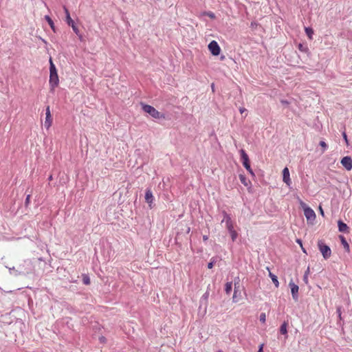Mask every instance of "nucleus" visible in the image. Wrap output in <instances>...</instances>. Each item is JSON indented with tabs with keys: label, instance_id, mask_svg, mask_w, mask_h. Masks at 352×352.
Here are the masks:
<instances>
[{
	"label": "nucleus",
	"instance_id": "nucleus-1",
	"mask_svg": "<svg viewBox=\"0 0 352 352\" xmlns=\"http://www.w3.org/2000/svg\"><path fill=\"white\" fill-rule=\"evenodd\" d=\"M50 85L52 89H54L58 85L59 79L57 74V71L52 58L50 59Z\"/></svg>",
	"mask_w": 352,
	"mask_h": 352
},
{
	"label": "nucleus",
	"instance_id": "nucleus-2",
	"mask_svg": "<svg viewBox=\"0 0 352 352\" xmlns=\"http://www.w3.org/2000/svg\"><path fill=\"white\" fill-rule=\"evenodd\" d=\"M142 109L153 118L156 119L164 118V116L149 104H142Z\"/></svg>",
	"mask_w": 352,
	"mask_h": 352
},
{
	"label": "nucleus",
	"instance_id": "nucleus-3",
	"mask_svg": "<svg viewBox=\"0 0 352 352\" xmlns=\"http://www.w3.org/2000/svg\"><path fill=\"white\" fill-rule=\"evenodd\" d=\"M318 247L324 259H328L331 256L330 248L326 245L323 240H318Z\"/></svg>",
	"mask_w": 352,
	"mask_h": 352
},
{
	"label": "nucleus",
	"instance_id": "nucleus-4",
	"mask_svg": "<svg viewBox=\"0 0 352 352\" xmlns=\"http://www.w3.org/2000/svg\"><path fill=\"white\" fill-rule=\"evenodd\" d=\"M240 153H241L243 165L252 175H254V172L250 167V160H249L248 154L245 153V151L243 149H241L240 151Z\"/></svg>",
	"mask_w": 352,
	"mask_h": 352
},
{
	"label": "nucleus",
	"instance_id": "nucleus-5",
	"mask_svg": "<svg viewBox=\"0 0 352 352\" xmlns=\"http://www.w3.org/2000/svg\"><path fill=\"white\" fill-rule=\"evenodd\" d=\"M208 50L213 56H218L221 52V48L216 41H212L208 44Z\"/></svg>",
	"mask_w": 352,
	"mask_h": 352
},
{
	"label": "nucleus",
	"instance_id": "nucleus-6",
	"mask_svg": "<svg viewBox=\"0 0 352 352\" xmlns=\"http://www.w3.org/2000/svg\"><path fill=\"white\" fill-rule=\"evenodd\" d=\"M304 214L307 221L313 224L316 217L315 212L311 208H305Z\"/></svg>",
	"mask_w": 352,
	"mask_h": 352
},
{
	"label": "nucleus",
	"instance_id": "nucleus-7",
	"mask_svg": "<svg viewBox=\"0 0 352 352\" xmlns=\"http://www.w3.org/2000/svg\"><path fill=\"white\" fill-rule=\"evenodd\" d=\"M226 222V226L228 229V232L234 230V223L231 219L230 215H228L226 212H224V218L222 222Z\"/></svg>",
	"mask_w": 352,
	"mask_h": 352
},
{
	"label": "nucleus",
	"instance_id": "nucleus-8",
	"mask_svg": "<svg viewBox=\"0 0 352 352\" xmlns=\"http://www.w3.org/2000/svg\"><path fill=\"white\" fill-rule=\"evenodd\" d=\"M46 117H45V127L47 129H49L50 128V126H52V116H51V113H50V107L47 106V108H46Z\"/></svg>",
	"mask_w": 352,
	"mask_h": 352
},
{
	"label": "nucleus",
	"instance_id": "nucleus-9",
	"mask_svg": "<svg viewBox=\"0 0 352 352\" xmlns=\"http://www.w3.org/2000/svg\"><path fill=\"white\" fill-rule=\"evenodd\" d=\"M342 165L347 170H351L352 169V159L351 157L346 156L341 160Z\"/></svg>",
	"mask_w": 352,
	"mask_h": 352
},
{
	"label": "nucleus",
	"instance_id": "nucleus-10",
	"mask_svg": "<svg viewBox=\"0 0 352 352\" xmlns=\"http://www.w3.org/2000/svg\"><path fill=\"white\" fill-rule=\"evenodd\" d=\"M283 180L288 186L292 184V181L289 177V171L287 167H285L283 170Z\"/></svg>",
	"mask_w": 352,
	"mask_h": 352
},
{
	"label": "nucleus",
	"instance_id": "nucleus-11",
	"mask_svg": "<svg viewBox=\"0 0 352 352\" xmlns=\"http://www.w3.org/2000/svg\"><path fill=\"white\" fill-rule=\"evenodd\" d=\"M153 199L154 197L152 191L150 189L146 190L145 193V200L148 204L150 208L152 207L151 205L153 202Z\"/></svg>",
	"mask_w": 352,
	"mask_h": 352
},
{
	"label": "nucleus",
	"instance_id": "nucleus-12",
	"mask_svg": "<svg viewBox=\"0 0 352 352\" xmlns=\"http://www.w3.org/2000/svg\"><path fill=\"white\" fill-rule=\"evenodd\" d=\"M289 286L291 287V292L292 297L294 300H298V286L295 285L293 283H289Z\"/></svg>",
	"mask_w": 352,
	"mask_h": 352
},
{
	"label": "nucleus",
	"instance_id": "nucleus-13",
	"mask_svg": "<svg viewBox=\"0 0 352 352\" xmlns=\"http://www.w3.org/2000/svg\"><path fill=\"white\" fill-rule=\"evenodd\" d=\"M338 229L340 232H349V227L346 223L342 222V221H338Z\"/></svg>",
	"mask_w": 352,
	"mask_h": 352
},
{
	"label": "nucleus",
	"instance_id": "nucleus-14",
	"mask_svg": "<svg viewBox=\"0 0 352 352\" xmlns=\"http://www.w3.org/2000/svg\"><path fill=\"white\" fill-rule=\"evenodd\" d=\"M239 179L245 186H251V182L244 175H239Z\"/></svg>",
	"mask_w": 352,
	"mask_h": 352
},
{
	"label": "nucleus",
	"instance_id": "nucleus-15",
	"mask_svg": "<svg viewBox=\"0 0 352 352\" xmlns=\"http://www.w3.org/2000/svg\"><path fill=\"white\" fill-rule=\"evenodd\" d=\"M63 8H64V10H65V12L66 14V21L68 25H71L72 23H74V21L72 20V19L70 16L69 12L68 10V9L65 6H64Z\"/></svg>",
	"mask_w": 352,
	"mask_h": 352
},
{
	"label": "nucleus",
	"instance_id": "nucleus-16",
	"mask_svg": "<svg viewBox=\"0 0 352 352\" xmlns=\"http://www.w3.org/2000/svg\"><path fill=\"white\" fill-rule=\"evenodd\" d=\"M287 322H284L280 327V333H282L283 335H287Z\"/></svg>",
	"mask_w": 352,
	"mask_h": 352
},
{
	"label": "nucleus",
	"instance_id": "nucleus-17",
	"mask_svg": "<svg viewBox=\"0 0 352 352\" xmlns=\"http://www.w3.org/2000/svg\"><path fill=\"white\" fill-rule=\"evenodd\" d=\"M340 239L344 249L346 250V252H349L350 251L349 245L346 241L345 238L344 236H340Z\"/></svg>",
	"mask_w": 352,
	"mask_h": 352
},
{
	"label": "nucleus",
	"instance_id": "nucleus-18",
	"mask_svg": "<svg viewBox=\"0 0 352 352\" xmlns=\"http://www.w3.org/2000/svg\"><path fill=\"white\" fill-rule=\"evenodd\" d=\"M269 276L270 277L272 278V282L274 283V284L275 285V286L276 287H278L279 285V283H278V278H277V276L274 274H273L272 273L270 272L269 274Z\"/></svg>",
	"mask_w": 352,
	"mask_h": 352
},
{
	"label": "nucleus",
	"instance_id": "nucleus-19",
	"mask_svg": "<svg viewBox=\"0 0 352 352\" xmlns=\"http://www.w3.org/2000/svg\"><path fill=\"white\" fill-rule=\"evenodd\" d=\"M305 31L306 32L307 36L309 39H312V36L314 34V30L311 28L307 27L305 28Z\"/></svg>",
	"mask_w": 352,
	"mask_h": 352
},
{
	"label": "nucleus",
	"instance_id": "nucleus-20",
	"mask_svg": "<svg viewBox=\"0 0 352 352\" xmlns=\"http://www.w3.org/2000/svg\"><path fill=\"white\" fill-rule=\"evenodd\" d=\"M232 282H228V283H226L225 291H226L227 294H230V293L232 291Z\"/></svg>",
	"mask_w": 352,
	"mask_h": 352
},
{
	"label": "nucleus",
	"instance_id": "nucleus-21",
	"mask_svg": "<svg viewBox=\"0 0 352 352\" xmlns=\"http://www.w3.org/2000/svg\"><path fill=\"white\" fill-rule=\"evenodd\" d=\"M45 19L47 21L51 28L54 31V24L52 19L47 15L45 16Z\"/></svg>",
	"mask_w": 352,
	"mask_h": 352
},
{
	"label": "nucleus",
	"instance_id": "nucleus-22",
	"mask_svg": "<svg viewBox=\"0 0 352 352\" xmlns=\"http://www.w3.org/2000/svg\"><path fill=\"white\" fill-rule=\"evenodd\" d=\"M229 233L230 234L232 241H234L236 239V238L238 237L237 232L234 230L230 231Z\"/></svg>",
	"mask_w": 352,
	"mask_h": 352
},
{
	"label": "nucleus",
	"instance_id": "nucleus-23",
	"mask_svg": "<svg viewBox=\"0 0 352 352\" xmlns=\"http://www.w3.org/2000/svg\"><path fill=\"white\" fill-rule=\"evenodd\" d=\"M298 49L302 52H307L308 51V48L306 46H304L302 43H299L298 45Z\"/></svg>",
	"mask_w": 352,
	"mask_h": 352
},
{
	"label": "nucleus",
	"instance_id": "nucleus-24",
	"mask_svg": "<svg viewBox=\"0 0 352 352\" xmlns=\"http://www.w3.org/2000/svg\"><path fill=\"white\" fill-rule=\"evenodd\" d=\"M309 272H310V268H309V267H308L305 274H304V276H303V280L305 282V283H308V275L309 274Z\"/></svg>",
	"mask_w": 352,
	"mask_h": 352
},
{
	"label": "nucleus",
	"instance_id": "nucleus-25",
	"mask_svg": "<svg viewBox=\"0 0 352 352\" xmlns=\"http://www.w3.org/2000/svg\"><path fill=\"white\" fill-rule=\"evenodd\" d=\"M203 15H206V16H209L210 19H214L215 18V15L213 12H204L203 13Z\"/></svg>",
	"mask_w": 352,
	"mask_h": 352
},
{
	"label": "nucleus",
	"instance_id": "nucleus-26",
	"mask_svg": "<svg viewBox=\"0 0 352 352\" xmlns=\"http://www.w3.org/2000/svg\"><path fill=\"white\" fill-rule=\"evenodd\" d=\"M82 281H83L84 284H85V285H89L90 284V279H89V278L87 276H85L83 277Z\"/></svg>",
	"mask_w": 352,
	"mask_h": 352
},
{
	"label": "nucleus",
	"instance_id": "nucleus-27",
	"mask_svg": "<svg viewBox=\"0 0 352 352\" xmlns=\"http://www.w3.org/2000/svg\"><path fill=\"white\" fill-rule=\"evenodd\" d=\"M265 320H266V315L265 313H262L261 315H260V321L263 323H265Z\"/></svg>",
	"mask_w": 352,
	"mask_h": 352
},
{
	"label": "nucleus",
	"instance_id": "nucleus-28",
	"mask_svg": "<svg viewBox=\"0 0 352 352\" xmlns=\"http://www.w3.org/2000/svg\"><path fill=\"white\" fill-rule=\"evenodd\" d=\"M320 146L323 148V151H324L327 147V144L324 141L320 142Z\"/></svg>",
	"mask_w": 352,
	"mask_h": 352
},
{
	"label": "nucleus",
	"instance_id": "nucleus-29",
	"mask_svg": "<svg viewBox=\"0 0 352 352\" xmlns=\"http://www.w3.org/2000/svg\"><path fill=\"white\" fill-rule=\"evenodd\" d=\"M74 30V32L76 33V34H78V28L75 25L74 23H72L71 25H70Z\"/></svg>",
	"mask_w": 352,
	"mask_h": 352
},
{
	"label": "nucleus",
	"instance_id": "nucleus-30",
	"mask_svg": "<svg viewBox=\"0 0 352 352\" xmlns=\"http://www.w3.org/2000/svg\"><path fill=\"white\" fill-rule=\"evenodd\" d=\"M214 263V259L212 258L210 263L208 264V268L212 269Z\"/></svg>",
	"mask_w": 352,
	"mask_h": 352
},
{
	"label": "nucleus",
	"instance_id": "nucleus-31",
	"mask_svg": "<svg viewBox=\"0 0 352 352\" xmlns=\"http://www.w3.org/2000/svg\"><path fill=\"white\" fill-rule=\"evenodd\" d=\"M99 341L102 344H105L107 342V339L104 336H102L99 337Z\"/></svg>",
	"mask_w": 352,
	"mask_h": 352
},
{
	"label": "nucleus",
	"instance_id": "nucleus-32",
	"mask_svg": "<svg viewBox=\"0 0 352 352\" xmlns=\"http://www.w3.org/2000/svg\"><path fill=\"white\" fill-rule=\"evenodd\" d=\"M342 136H343V138L346 142V144L348 146L349 145V140H348V138H347V135H346V133L345 132H343L342 133Z\"/></svg>",
	"mask_w": 352,
	"mask_h": 352
},
{
	"label": "nucleus",
	"instance_id": "nucleus-33",
	"mask_svg": "<svg viewBox=\"0 0 352 352\" xmlns=\"http://www.w3.org/2000/svg\"><path fill=\"white\" fill-rule=\"evenodd\" d=\"M337 313H338V315L339 318H340V319H342V316H342V312H341V309H340V307H338V308L337 309Z\"/></svg>",
	"mask_w": 352,
	"mask_h": 352
},
{
	"label": "nucleus",
	"instance_id": "nucleus-34",
	"mask_svg": "<svg viewBox=\"0 0 352 352\" xmlns=\"http://www.w3.org/2000/svg\"><path fill=\"white\" fill-rule=\"evenodd\" d=\"M300 205L302 206V208H303V210L305 211V208H309V206H307L304 202L301 201L300 202Z\"/></svg>",
	"mask_w": 352,
	"mask_h": 352
},
{
	"label": "nucleus",
	"instance_id": "nucleus-35",
	"mask_svg": "<svg viewBox=\"0 0 352 352\" xmlns=\"http://www.w3.org/2000/svg\"><path fill=\"white\" fill-rule=\"evenodd\" d=\"M319 210H320V214L324 217V211H323V209L321 206H319Z\"/></svg>",
	"mask_w": 352,
	"mask_h": 352
},
{
	"label": "nucleus",
	"instance_id": "nucleus-36",
	"mask_svg": "<svg viewBox=\"0 0 352 352\" xmlns=\"http://www.w3.org/2000/svg\"><path fill=\"white\" fill-rule=\"evenodd\" d=\"M239 111H240V113H241V114H243L244 112H245V111H246V109H245V108H244V107H241V108L239 109Z\"/></svg>",
	"mask_w": 352,
	"mask_h": 352
},
{
	"label": "nucleus",
	"instance_id": "nucleus-37",
	"mask_svg": "<svg viewBox=\"0 0 352 352\" xmlns=\"http://www.w3.org/2000/svg\"><path fill=\"white\" fill-rule=\"evenodd\" d=\"M296 241L300 245L302 243V241L300 239H297Z\"/></svg>",
	"mask_w": 352,
	"mask_h": 352
},
{
	"label": "nucleus",
	"instance_id": "nucleus-38",
	"mask_svg": "<svg viewBox=\"0 0 352 352\" xmlns=\"http://www.w3.org/2000/svg\"><path fill=\"white\" fill-rule=\"evenodd\" d=\"M236 294V289H234V295H233V300H234V302H236V300H235Z\"/></svg>",
	"mask_w": 352,
	"mask_h": 352
},
{
	"label": "nucleus",
	"instance_id": "nucleus-39",
	"mask_svg": "<svg viewBox=\"0 0 352 352\" xmlns=\"http://www.w3.org/2000/svg\"><path fill=\"white\" fill-rule=\"evenodd\" d=\"M258 352H263V344H261L259 347V350H258Z\"/></svg>",
	"mask_w": 352,
	"mask_h": 352
},
{
	"label": "nucleus",
	"instance_id": "nucleus-40",
	"mask_svg": "<svg viewBox=\"0 0 352 352\" xmlns=\"http://www.w3.org/2000/svg\"><path fill=\"white\" fill-rule=\"evenodd\" d=\"M30 195H28V196H27V197H26V200H25L26 203H28V202L29 201V200H30Z\"/></svg>",
	"mask_w": 352,
	"mask_h": 352
},
{
	"label": "nucleus",
	"instance_id": "nucleus-41",
	"mask_svg": "<svg viewBox=\"0 0 352 352\" xmlns=\"http://www.w3.org/2000/svg\"><path fill=\"white\" fill-rule=\"evenodd\" d=\"M208 236H206V235H204V236H203V239H204V241L208 240Z\"/></svg>",
	"mask_w": 352,
	"mask_h": 352
},
{
	"label": "nucleus",
	"instance_id": "nucleus-42",
	"mask_svg": "<svg viewBox=\"0 0 352 352\" xmlns=\"http://www.w3.org/2000/svg\"><path fill=\"white\" fill-rule=\"evenodd\" d=\"M302 251L304 253L307 254V251H306V250H305V248H302Z\"/></svg>",
	"mask_w": 352,
	"mask_h": 352
},
{
	"label": "nucleus",
	"instance_id": "nucleus-43",
	"mask_svg": "<svg viewBox=\"0 0 352 352\" xmlns=\"http://www.w3.org/2000/svg\"><path fill=\"white\" fill-rule=\"evenodd\" d=\"M300 246L301 249L304 248L303 245H302V243Z\"/></svg>",
	"mask_w": 352,
	"mask_h": 352
},
{
	"label": "nucleus",
	"instance_id": "nucleus-44",
	"mask_svg": "<svg viewBox=\"0 0 352 352\" xmlns=\"http://www.w3.org/2000/svg\"><path fill=\"white\" fill-rule=\"evenodd\" d=\"M300 246L301 249L304 248L303 245H302V243Z\"/></svg>",
	"mask_w": 352,
	"mask_h": 352
},
{
	"label": "nucleus",
	"instance_id": "nucleus-45",
	"mask_svg": "<svg viewBox=\"0 0 352 352\" xmlns=\"http://www.w3.org/2000/svg\"><path fill=\"white\" fill-rule=\"evenodd\" d=\"M251 25L255 26V24H254L253 23H251Z\"/></svg>",
	"mask_w": 352,
	"mask_h": 352
},
{
	"label": "nucleus",
	"instance_id": "nucleus-46",
	"mask_svg": "<svg viewBox=\"0 0 352 352\" xmlns=\"http://www.w3.org/2000/svg\"><path fill=\"white\" fill-rule=\"evenodd\" d=\"M251 25L255 26V24H254L253 23H251Z\"/></svg>",
	"mask_w": 352,
	"mask_h": 352
},
{
	"label": "nucleus",
	"instance_id": "nucleus-47",
	"mask_svg": "<svg viewBox=\"0 0 352 352\" xmlns=\"http://www.w3.org/2000/svg\"><path fill=\"white\" fill-rule=\"evenodd\" d=\"M212 89H214V85L213 84L212 85Z\"/></svg>",
	"mask_w": 352,
	"mask_h": 352
},
{
	"label": "nucleus",
	"instance_id": "nucleus-48",
	"mask_svg": "<svg viewBox=\"0 0 352 352\" xmlns=\"http://www.w3.org/2000/svg\"><path fill=\"white\" fill-rule=\"evenodd\" d=\"M218 352H222L221 351H219Z\"/></svg>",
	"mask_w": 352,
	"mask_h": 352
}]
</instances>
